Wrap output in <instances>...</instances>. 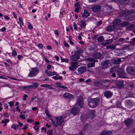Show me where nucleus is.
<instances>
[{"label": "nucleus", "instance_id": "47", "mask_svg": "<svg viewBox=\"0 0 135 135\" xmlns=\"http://www.w3.org/2000/svg\"><path fill=\"white\" fill-rule=\"evenodd\" d=\"M51 66L49 64H48L47 66V69L48 70H50L51 68Z\"/></svg>", "mask_w": 135, "mask_h": 135}, {"label": "nucleus", "instance_id": "61", "mask_svg": "<svg viewBox=\"0 0 135 135\" xmlns=\"http://www.w3.org/2000/svg\"><path fill=\"white\" fill-rule=\"evenodd\" d=\"M17 58L19 59L20 60L22 58V56L21 55H18L17 56Z\"/></svg>", "mask_w": 135, "mask_h": 135}, {"label": "nucleus", "instance_id": "27", "mask_svg": "<svg viewBox=\"0 0 135 135\" xmlns=\"http://www.w3.org/2000/svg\"><path fill=\"white\" fill-rule=\"evenodd\" d=\"M112 42V41L111 40H108L106 41L105 42H104L103 44V45L104 46H105L106 45L111 43Z\"/></svg>", "mask_w": 135, "mask_h": 135}, {"label": "nucleus", "instance_id": "31", "mask_svg": "<svg viewBox=\"0 0 135 135\" xmlns=\"http://www.w3.org/2000/svg\"><path fill=\"white\" fill-rule=\"evenodd\" d=\"M45 113L48 117L49 118H51V117L52 116L51 114L49 113V112L47 110H46L45 111Z\"/></svg>", "mask_w": 135, "mask_h": 135}, {"label": "nucleus", "instance_id": "54", "mask_svg": "<svg viewBox=\"0 0 135 135\" xmlns=\"http://www.w3.org/2000/svg\"><path fill=\"white\" fill-rule=\"evenodd\" d=\"M45 61L47 63H49L51 62L46 57L45 58Z\"/></svg>", "mask_w": 135, "mask_h": 135}, {"label": "nucleus", "instance_id": "32", "mask_svg": "<svg viewBox=\"0 0 135 135\" xmlns=\"http://www.w3.org/2000/svg\"><path fill=\"white\" fill-rule=\"evenodd\" d=\"M104 40V38L102 36H99L97 38V40L99 42L102 41Z\"/></svg>", "mask_w": 135, "mask_h": 135}, {"label": "nucleus", "instance_id": "1", "mask_svg": "<svg viewBox=\"0 0 135 135\" xmlns=\"http://www.w3.org/2000/svg\"><path fill=\"white\" fill-rule=\"evenodd\" d=\"M113 26H109L107 27L106 30L108 32H110L115 29H118L119 25L121 23V20L119 19H116L113 22Z\"/></svg>", "mask_w": 135, "mask_h": 135}, {"label": "nucleus", "instance_id": "43", "mask_svg": "<svg viewBox=\"0 0 135 135\" xmlns=\"http://www.w3.org/2000/svg\"><path fill=\"white\" fill-rule=\"evenodd\" d=\"M61 60L62 62H68L69 61V60L68 59H61Z\"/></svg>", "mask_w": 135, "mask_h": 135}, {"label": "nucleus", "instance_id": "21", "mask_svg": "<svg viewBox=\"0 0 135 135\" xmlns=\"http://www.w3.org/2000/svg\"><path fill=\"white\" fill-rule=\"evenodd\" d=\"M71 58L72 60L73 61H77L80 58V56L75 54L71 56Z\"/></svg>", "mask_w": 135, "mask_h": 135}, {"label": "nucleus", "instance_id": "16", "mask_svg": "<svg viewBox=\"0 0 135 135\" xmlns=\"http://www.w3.org/2000/svg\"><path fill=\"white\" fill-rule=\"evenodd\" d=\"M63 96L64 98L69 99H71L73 97V96L72 95L68 93H65L63 94Z\"/></svg>", "mask_w": 135, "mask_h": 135}, {"label": "nucleus", "instance_id": "59", "mask_svg": "<svg viewBox=\"0 0 135 135\" xmlns=\"http://www.w3.org/2000/svg\"><path fill=\"white\" fill-rule=\"evenodd\" d=\"M27 122H29L31 123L33 121V119H28L27 120Z\"/></svg>", "mask_w": 135, "mask_h": 135}, {"label": "nucleus", "instance_id": "10", "mask_svg": "<svg viewBox=\"0 0 135 135\" xmlns=\"http://www.w3.org/2000/svg\"><path fill=\"white\" fill-rule=\"evenodd\" d=\"M87 70L86 68L84 66H81L78 68V71L79 74H82L85 72Z\"/></svg>", "mask_w": 135, "mask_h": 135}, {"label": "nucleus", "instance_id": "46", "mask_svg": "<svg viewBox=\"0 0 135 135\" xmlns=\"http://www.w3.org/2000/svg\"><path fill=\"white\" fill-rule=\"evenodd\" d=\"M21 114L22 113V112H21ZM20 117L21 118V119H25V117L24 116V115H22L21 114V115H20Z\"/></svg>", "mask_w": 135, "mask_h": 135}, {"label": "nucleus", "instance_id": "18", "mask_svg": "<svg viewBox=\"0 0 135 135\" xmlns=\"http://www.w3.org/2000/svg\"><path fill=\"white\" fill-rule=\"evenodd\" d=\"M105 97L107 98L111 97L112 95L113 94L109 91H106L104 93Z\"/></svg>", "mask_w": 135, "mask_h": 135}, {"label": "nucleus", "instance_id": "2", "mask_svg": "<svg viewBox=\"0 0 135 135\" xmlns=\"http://www.w3.org/2000/svg\"><path fill=\"white\" fill-rule=\"evenodd\" d=\"M70 114L69 112H67L62 116L56 117L55 119L57 125L60 126L64 121V119L66 117L69 116Z\"/></svg>", "mask_w": 135, "mask_h": 135}, {"label": "nucleus", "instance_id": "23", "mask_svg": "<svg viewBox=\"0 0 135 135\" xmlns=\"http://www.w3.org/2000/svg\"><path fill=\"white\" fill-rule=\"evenodd\" d=\"M109 63V61L108 60H106L102 63V64L103 65V68H105L107 67Z\"/></svg>", "mask_w": 135, "mask_h": 135}, {"label": "nucleus", "instance_id": "51", "mask_svg": "<svg viewBox=\"0 0 135 135\" xmlns=\"http://www.w3.org/2000/svg\"><path fill=\"white\" fill-rule=\"evenodd\" d=\"M79 7L76 8L75 9V11L76 12H78L79 11Z\"/></svg>", "mask_w": 135, "mask_h": 135}, {"label": "nucleus", "instance_id": "4", "mask_svg": "<svg viewBox=\"0 0 135 135\" xmlns=\"http://www.w3.org/2000/svg\"><path fill=\"white\" fill-rule=\"evenodd\" d=\"M39 70L37 68H32L28 74V76L30 77H35L39 73Z\"/></svg>", "mask_w": 135, "mask_h": 135}, {"label": "nucleus", "instance_id": "7", "mask_svg": "<svg viewBox=\"0 0 135 135\" xmlns=\"http://www.w3.org/2000/svg\"><path fill=\"white\" fill-rule=\"evenodd\" d=\"M118 74L120 78H125L126 77L125 73L124 70L121 68H119L118 69Z\"/></svg>", "mask_w": 135, "mask_h": 135}, {"label": "nucleus", "instance_id": "45", "mask_svg": "<svg viewBox=\"0 0 135 135\" xmlns=\"http://www.w3.org/2000/svg\"><path fill=\"white\" fill-rule=\"evenodd\" d=\"M52 131L49 130L47 132V135H52Z\"/></svg>", "mask_w": 135, "mask_h": 135}, {"label": "nucleus", "instance_id": "13", "mask_svg": "<svg viewBox=\"0 0 135 135\" xmlns=\"http://www.w3.org/2000/svg\"><path fill=\"white\" fill-rule=\"evenodd\" d=\"M95 111L94 110L90 111L88 115V117L91 119H93L95 115Z\"/></svg>", "mask_w": 135, "mask_h": 135}, {"label": "nucleus", "instance_id": "63", "mask_svg": "<svg viewBox=\"0 0 135 135\" xmlns=\"http://www.w3.org/2000/svg\"><path fill=\"white\" fill-rule=\"evenodd\" d=\"M39 124V122L38 121H36L34 123V125H35L38 126Z\"/></svg>", "mask_w": 135, "mask_h": 135}, {"label": "nucleus", "instance_id": "36", "mask_svg": "<svg viewBox=\"0 0 135 135\" xmlns=\"http://www.w3.org/2000/svg\"><path fill=\"white\" fill-rule=\"evenodd\" d=\"M9 120L7 119H6L4 120H3L2 121V122L1 123H7L9 122Z\"/></svg>", "mask_w": 135, "mask_h": 135}, {"label": "nucleus", "instance_id": "26", "mask_svg": "<svg viewBox=\"0 0 135 135\" xmlns=\"http://www.w3.org/2000/svg\"><path fill=\"white\" fill-rule=\"evenodd\" d=\"M116 46L114 45H110L108 46H107V49H110L112 50H114L115 49Z\"/></svg>", "mask_w": 135, "mask_h": 135}, {"label": "nucleus", "instance_id": "22", "mask_svg": "<svg viewBox=\"0 0 135 135\" xmlns=\"http://www.w3.org/2000/svg\"><path fill=\"white\" fill-rule=\"evenodd\" d=\"M57 74V73L55 71H49L47 73V75L48 76H52L54 75H56Z\"/></svg>", "mask_w": 135, "mask_h": 135}, {"label": "nucleus", "instance_id": "14", "mask_svg": "<svg viewBox=\"0 0 135 135\" xmlns=\"http://www.w3.org/2000/svg\"><path fill=\"white\" fill-rule=\"evenodd\" d=\"M79 112V109L78 108L74 107L73 108L71 112L74 115H76Z\"/></svg>", "mask_w": 135, "mask_h": 135}, {"label": "nucleus", "instance_id": "24", "mask_svg": "<svg viewBox=\"0 0 135 135\" xmlns=\"http://www.w3.org/2000/svg\"><path fill=\"white\" fill-rule=\"evenodd\" d=\"M125 122L126 125L128 126L131 124L133 123V121L130 119H128L125 121Z\"/></svg>", "mask_w": 135, "mask_h": 135}, {"label": "nucleus", "instance_id": "37", "mask_svg": "<svg viewBox=\"0 0 135 135\" xmlns=\"http://www.w3.org/2000/svg\"><path fill=\"white\" fill-rule=\"evenodd\" d=\"M32 84L33 85V88H37L38 85V84L37 83H32Z\"/></svg>", "mask_w": 135, "mask_h": 135}, {"label": "nucleus", "instance_id": "11", "mask_svg": "<svg viewBox=\"0 0 135 135\" xmlns=\"http://www.w3.org/2000/svg\"><path fill=\"white\" fill-rule=\"evenodd\" d=\"M101 9V6L98 5H95L91 8V9L93 11L95 12L99 11Z\"/></svg>", "mask_w": 135, "mask_h": 135}, {"label": "nucleus", "instance_id": "57", "mask_svg": "<svg viewBox=\"0 0 135 135\" xmlns=\"http://www.w3.org/2000/svg\"><path fill=\"white\" fill-rule=\"evenodd\" d=\"M62 80V78L61 76H59L58 77H57V80Z\"/></svg>", "mask_w": 135, "mask_h": 135}, {"label": "nucleus", "instance_id": "55", "mask_svg": "<svg viewBox=\"0 0 135 135\" xmlns=\"http://www.w3.org/2000/svg\"><path fill=\"white\" fill-rule=\"evenodd\" d=\"M97 0H88L89 3L95 2Z\"/></svg>", "mask_w": 135, "mask_h": 135}, {"label": "nucleus", "instance_id": "62", "mask_svg": "<svg viewBox=\"0 0 135 135\" xmlns=\"http://www.w3.org/2000/svg\"><path fill=\"white\" fill-rule=\"evenodd\" d=\"M17 122L19 124V126L21 127L23 125V124L22 123H21L18 121Z\"/></svg>", "mask_w": 135, "mask_h": 135}, {"label": "nucleus", "instance_id": "25", "mask_svg": "<svg viewBox=\"0 0 135 135\" xmlns=\"http://www.w3.org/2000/svg\"><path fill=\"white\" fill-rule=\"evenodd\" d=\"M101 56V54L98 52L96 53L93 55V57L94 59H99Z\"/></svg>", "mask_w": 135, "mask_h": 135}, {"label": "nucleus", "instance_id": "34", "mask_svg": "<svg viewBox=\"0 0 135 135\" xmlns=\"http://www.w3.org/2000/svg\"><path fill=\"white\" fill-rule=\"evenodd\" d=\"M80 119L82 121H84L85 119V115L82 114L80 117Z\"/></svg>", "mask_w": 135, "mask_h": 135}, {"label": "nucleus", "instance_id": "44", "mask_svg": "<svg viewBox=\"0 0 135 135\" xmlns=\"http://www.w3.org/2000/svg\"><path fill=\"white\" fill-rule=\"evenodd\" d=\"M63 44L64 46L65 47H66L67 48H69V46L68 44L66 42H63Z\"/></svg>", "mask_w": 135, "mask_h": 135}, {"label": "nucleus", "instance_id": "39", "mask_svg": "<svg viewBox=\"0 0 135 135\" xmlns=\"http://www.w3.org/2000/svg\"><path fill=\"white\" fill-rule=\"evenodd\" d=\"M11 128H13L14 130H16L17 129L16 125L15 124H13L11 126Z\"/></svg>", "mask_w": 135, "mask_h": 135}, {"label": "nucleus", "instance_id": "30", "mask_svg": "<svg viewBox=\"0 0 135 135\" xmlns=\"http://www.w3.org/2000/svg\"><path fill=\"white\" fill-rule=\"evenodd\" d=\"M83 51H84L83 50L79 49L77 51H76L75 54L79 56V55H80V54L82 53Z\"/></svg>", "mask_w": 135, "mask_h": 135}, {"label": "nucleus", "instance_id": "64", "mask_svg": "<svg viewBox=\"0 0 135 135\" xmlns=\"http://www.w3.org/2000/svg\"><path fill=\"white\" fill-rule=\"evenodd\" d=\"M4 17L6 20H9V18L7 16H4Z\"/></svg>", "mask_w": 135, "mask_h": 135}, {"label": "nucleus", "instance_id": "49", "mask_svg": "<svg viewBox=\"0 0 135 135\" xmlns=\"http://www.w3.org/2000/svg\"><path fill=\"white\" fill-rule=\"evenodd\" d=\"M54 32L55 34L57 36H59V34L57 30H54Z\"/></svg>", "mask_w": 135, "mask_h": 135}, {"label": "nucleus", "instance_id": "38", "mask_svg": "<svg viewBox=\"0 0 135 135\" xmlns=\"http://www.w3.org/2000/svg\"><path fill=\"white\" fill-rule=\"evenodd\" d=\"M15 102L14 101H12L8 103V104H9L10 107H12L14 105V104Z\"/></svg>", "mask_w": 135, "mask_h": 135}, {"label": "nucleus", "instance_id": "48", "mask_svg": "<svg viewBox=\"0 0 135 135\" xmlns=\"http://www.w3.org/2000/svg\"><path fill=\"white\" fill-rule=\"evenodd\" d=\"M130 27L131 29H133L135 27V26L133 24H132L130 25Z\"/></svg>", "mask_w": 135, "mask_h": 135}, {"label": "nucleus", "instance_id": "8", "mask_svg": "<svg viewBox=\"0 0 135 135\" xmlns=\"http://www.w3.org/2000/svg\"><path fill=\"white\" fill-rule=\"evenodd\" d=\"M127 73L129 74L132 75H135V69L134 67H128L126 69Z\"/></svg>", "mask_w": 135, "mask_h": 135}, {"label": "nucleus", "instance_id": "5", "mask_svg": "<svg viewBox=\"0 0 135 135\" xmlns=\"http://www.w3.org/2000/svg\"><path fill=\"white\" fill-rule=\"evenodd\" d=\"M86 60L88 61L91 62L89 63L87 65V68H88L90 67H93L95 66V62L97 61L91 58H87L86 59Z\"/></svg>", "mask_w": 135, "mask_h": 135}, {"label": "nucleus", "instance_id": "29", "mask_svg": "<svg viewBox=\"0 0 135 135\" xmlns=\"http://www.w3.org/2000/svg\"><path fill=\"white\" fill-rule=\"evenodd\" d=\"M121 62V60L120 59H119L117 60H115L113 61V62L115 64H118L120 63Z\"/></svg>", "mask_w": 135, "mask_h": 135}, {"label": "nucleus", "instance_id": "33", "mask_svg": "<svg viewBox=\"0 0 135 135\" xmlns=\"http://www.w3.org/2000/svg\"><path fill=\"white\" fill-rule=\"evenodd\" d=\"M40 86L42 87H45V88H48L49 87L52 86L51 85H48L47 84H42L40 85Z\"/></svg>", "mask_w": 135, "mask_h": 135}, {"label": "nucleus", "instance_id": "3", "mask_svg": "<svg viewBox=\"0 0 135 135\" xmlns=\"http://www.w3.org/2000/svg\"><path fill=\"white\" fill-rule=\"evenodd\" d=\"M99 103V99L98 98L91 99L88 102V105L90 107L94 108L97 106Z\"/></svg>", "mask_w": 135, "mask_h": 135}, {"label": "nucleus", "instance_id": "35", "mask_svg": "<svg viewBox=\"0 0 135 135\" xmlns=\"http://www.w3.org/2000/svg\"><path fill=\"white\" fill-rule=\"evenodd\" d=\"M33 128L36 131L39 130V126H38L35 125L33 126Z\"/></svg>", "mask_w": 135, "mask_h": 135}, {"label": "nucleus", "instance_id": "58", "mask_svg": "<svg viewBox=\"0 0 135 135\" xmlns=\"http://www.w3.org/2000/svg\"><path fill=\"white\" fill-rule=\"evenodd\" d=\"M4 107L6 108V109H8V105L6 103H4Z\"/></svg>", "mask_w": 135, "mask_h": 135}, {"label": "nucleus", "instance_id": "6", "mask_svg": "<svg viewBox=\"0 0 135 135\" xmlns=\"http://www.w3.org/2000/svg\"><path fill=\"white\" fill-rule=\"evenodd\" d=\"M83 100V98L81 96H80L78 99L77 104L80 108H82L83 107L84 104Z\"/></svg>", "mask_w": 135, "mask_h": 135}, {"label": "nucleus", "instance_id": "41", "mask_svg": "<svg viewBox=\"0 0 135 135\" xmlns=\"http://www.w3.org/2000/svg\"><path fill=\"white\" fill-rule=\"evenodd\" d=\"M19 20L21 23V24H20V26L21 27L22 26V25H24L23 23V21L22 19L21 18H19Z\"/></svg>", "mask_w": 135, "mask_h": 135}, {"label": "nucleus", "instance_id": "9", "mask_svg": "<svg viewBox=\"0 0 135 135\" xmlns=\"http://www.w3.org/2000/svg\"><path fill=\"white\" fill-rule=\"evenodd\" d=\"M78 66L77 62H73L71 63V66L69 67V68L70 70L74 71Z\"/></svg>", "mask_w": 135, "mask_h": 135}, {"label": "nucleus", "instance_id": "42", "mask_svg": "<svg viewBox=\"0 0 135 135\" xmlns=\"http://www.w3.org/2000/svg\"><path fill=\"white\" fill-rule=\"evenodd\" d=\"M12 55L13 56H16L17 55L16 52L15 51H13L12 52Z\"/></svg>", "mask_w": 135, "mask_h": 135}, {"label": "nucleus", "instance_id": "15", "mask_svg": "<svg viewBox=\"0 0 135 135\" xmlns=\"http://www.w3.org/2000/svg\"><path fill=\"white\" fill-rule=\"evenodd\" d=\"M113 134L112 131H102L100 135H111Z\"/></svg>", "mask_w": 135, "mask_h": 135}, {"label": "nucleus", "instance_id": "52", "mask_svg": "<svg viewBox=\"0 0 135 135\" xmlns=\"http://www.w3.org/2000/svg\"><path fill=\"white\" fill-rule=\"evenodd\" d=\"M28 28L30 29V30L32 29L33 28V27H32V26L31 25L30 23H29V24L28 25Z\"/></svg>", "mask_w": 135, "mask_h": 135}, {"label": "nucleus", "instance_id": "12", "mask_svg": "<svg viewBox=\"0 0 135 135\" xmlns=\"http://www.w3.org/2000/svg\"><path fill=\"white\" fill-rule=\"evenodd\" d=\"M131 11L128 10L126 11L123 10L120 12L119 15L121 16H126L131 13Z\"/></svg>", "mask_w": 135, "mask_h": 135}, {"label": "nucleus", "instance_id": "17", "mask_svg": "<svg viewBox=\"0 0 135 135\" xmlns=\"http://www.w3.org/2000/svg\"><path fill=\"white\" fill-rule=\"evenodd\" d=\"M116 84L119 88H122L124 87L123 82L122 81H117Z\"/></svg>", "mask_w": 135, "mask_h": 135}, {"label": "nucleus", "instance_id": "56", "mask_svg": "<svg viewBox=\"0 0 135 135\" xmlns=\"http://www.w3.org/2000/svg\"><path fill=\"white\" fill-rule=\"evenodd\" d=\"M1 30L3 32H4L6 30V28L5 27H4L2 28V29H1Z\"/></svg>", "mask_w": 135, "mask_h": 135}, {"label": "nucleus", "instance_id": "20", "mask_svg": "<svg viewBox=\"0 0 135 135\" xmlns=\"http://www.w3.org/2000/svg\"><path fill=\"white\" fill-rule=\"evenodd\" d=\"M90 15V14L86 10H84V12L82 14V17L84 18H85Z\"/></svg>", "mask_w": 135, "mask_h": 135}, {"label": "nucleus", "instance_id": "19", "mask_svg": "<svg viewBox=\"0 0 135 135\" xmlns=\"http://www.w3.org/2000/svg\"><path fill=\"white\" fill-rule=\"evenodd\" d=\"M80 26L82 28H85L86 26V22L85 20H82L80 22Z\"/></svg>", "mask_w": 135, "mask_h": 135}, {"label": "nucleus", "instance_id": "40", "mask_svg": "<svg viewBox=\"0 0 135 135\" xmlns=\"http://www.w3.org/2000/svg\"><path fill=\"white\" fill-rule=\"evenodd\" d=\"M131 44L133 45H135V37L133 38L132 41L131 42Z\"/></svg>", "mask_w": 135, "mask_h": 135}, {"label": "nucleus", "instance_id": "53", "mask_svg": "<svg viewBox=\"0 0 135 135\" xmlns=\"http://www.w3.org/2000/svg\"><path fill=\"white\" fill-rule=\"evenodd\" d=\"M4 75H3L2 76L0 75V79H5L7 80V79L5 77H4Z\"/></svg>", "mask_w": 135, "mask_h": 135}, {"label": "nucleus", "instance_id": "28", "mask_svg": "<svg viewBox=\"0 0 135 135\" xmlns=\"http://www.w3.org/2000/svg\"><path fill=\"white\" fill-rule=\"evenodd\" d=\"M50 120L52 124L54 125L55 127H57L58 125L57 124V123L56 124L54 120L53 119H51Z\"/></svg>", "mask_w": 135, "mask_h": 135}, {"label": "nucleus", "instance_id": "60", "mask_svg": "<svg viewBox=\"0 0 135 135\" xmlns=\"http://www.w3.org/2000/svg\"><path fill=\"white\" fill-rule=\"evenodd\" d=\"M38 46L39 47H40L41 48H42L43 47V46L42 44H39L38 45Z\"/></svg>", "mask_w": 135, "mask_h": 135}, {"label": "nucleus", "instance_id": "50", "mask_svg": "<svg viewBox=\"0 0 135 135\" xmlns=\"http://www.w3.org/2000/svg\"><path fill=\"white\" fill-rule=\"evenodd\" d=\"M126 39L124 38H120L119 40V42H122L123 41H124Z\"/></svg>", "mask_w": 135, "mask_h": 135}]
</instances>
